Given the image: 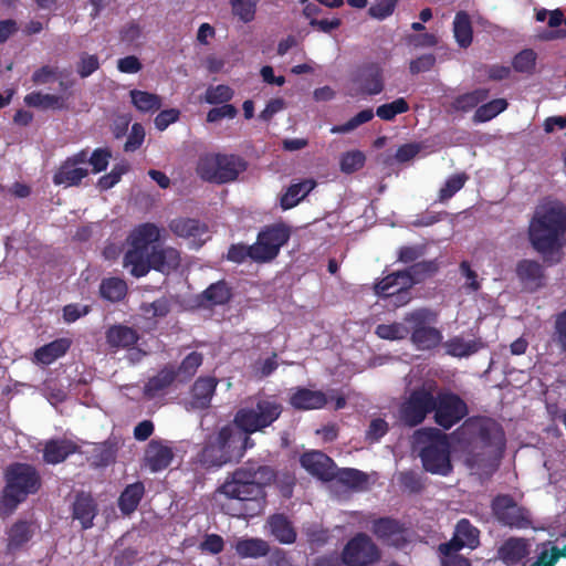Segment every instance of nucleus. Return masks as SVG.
Listing matches in <instances>:
<instances>
[{
	"label": "nucleus",
	"mask_w": 566,
	"mask_h": 566,
	"mask_svg": "<svg viewBox=\"0 0 566 566\" xmlns=\"http://www.w3.org/2000/svg\"><path fill=\"white\" fill-rule=\"evenodd\" d=\"M515 274L524 291L534 293L545 286L546 275L544 266L531 259H523L516 263Z\"/></svg>",
	"instance_id": "20"
},
{
	"label": "nucleus",
	"mask_w": 566,
	"mask_h": 566,
	"mask_svg": "<svg viewBox=\"0 0 566 566\" xmlns=\"http://www.w3.org/2000/svg\"><path fill=\"white\" fill-rule=\"evenodd\" d=\"M380 558L378 545L363 532L355 534L342 551V563L345 566H371Z\"/></svg>",
	"instance_id": "11"
},
{
	"label": "nucleus",
	"mask_w": 566,
	"mask_h": 566,
	"mask_svg": "<svg viewBox=\"0 0 566 566\" xmlns=\"http://www.w3.org/2000/svg\"><path fill=\"white\" fill-rule=\"evenodd\" d=\"M105 338L111 349L119 350L133 348L138 343L140 336L137 329L130 326L115 324L107 328Z\"/></svg>",
	"instance_id": "26"
},
{
	"label": "nucleus",
	"mask_w": 566,
	"mask_h": 566,
	"mask_svg": "<svg viewBox=\"0 0 566 566\" xmlns=\"http://www.w3.org/2000/svg\"><path fill=\"white\" fill-rule=\"evenodd\" d=\"M405 276H407V273L402 270L389 273L374 284L375 294L380 298H388L394 295L397 287L403 284Z\"/></svg>",
	"instance_id": "47"
},
{
	"label": "nucleus",
	"mask_w": 566,
	"mask_h": 566,
	"mask_svg": "<svg viewBox=\"0 0 566 566\" xmlns=\"http://www.w3.org/2000/svg\"><path fill=\"white\" fill-rule=\"evenodd\" d=\"M24 103L30 107H36L42 109L67 108L66 99L63 96L54 94H42L41 92H32L25 95Z\"/></svg>",
	"instance_id": "43"
},
{
	"label": "nucleus",
	"mask_w": 566,
	"mask_h": 566,
	"mask_svg": "<svg viewBox=\"0 0 566 566\" xmlns=\"http://www.w3.org/2000/svg\"><path fill=\"white\" fill-rule=\"evenodd\" d=\"M99 69V60L96 54L82 53L76 64V72L82 78L91 76Z\"/></svg>",
	"instance_id": "60"
},
{
	"label": "nucleus",
	"mask_w": 566,
	"mask_h": 566,
	"mask_svg": "<svg viewBox=\"0 0 566 566\" xmlns=\"http://www.w3.org/2000/svg\"><path fill=\"white\" fill-rule=\"evenodd\" d=\"M536 53L532 49H525L518 52L513 61L512 66L516 72L531 74L535 70Z\"/></svg>",
	"instance_id": "55"
},
{
	"label": "nucleus",
	"mask_w": 566,
	"mask_h": 566,
	"mask_svg": "<svg viewBox=\"0 0 566 566\" xmlns=\"http://www.w3.org/2000/svg\"><path fill=\"white\" fill-rule=\"evenodd\" d=\"M247 258H250L252 261L255 262L254 252L252 251V245H245L243 243H237L231 244L228 253L227 259L234 263H242Z\"/></svg>",
	"instance_id": "62"
},
{
	"label": "nucleus",
	"mask_w": 566,
	"mask_h": 566,
	"mask_svg": "<svg viewBox=\"0 0 566 566\" xmlns=\"http://www.w3.org/2000/svg\"><path fill=\"white\" fill-rule=\"evenodd\" d=\"M401 486L410 493H420L426 488V479L415 471H405L399 478Z\"/></svg>",
	"instance_id": "58"
},
{
	"label": "nucleus",
	"mask_w": 566,
	"mask_h": 566,
	"mask_svg": "<svg viewBox=\"0 0 566 566\" xmlns=\"http://www.w3.org/2000/svg\"><path fill=\"white\" fill-rule=\"evenodd\" d=\"M375 334L382 339L400 340L409 336V325L405 323L379 324L376 326Z\"/></svg>",
	"instance_id": "51"
},
{
	"label": "nucleus",
	"mask_w": 566,
	"mask_h": 566,
	"mask_svg": "<svg viewBox=\"0 0 566 566\" xmlns=\"http://www.w3.org/2000/svg\"><path fill=\"white\" fill-rule=\"evenodd\" d=\"M410 109L408 102L403 97H398L391 103H386L377 107L376 115L382 119L390 122L399 114L407 113ZM375 116L373 108H366L358 112L355 116L340 125H334L331 128L332 134H347L355 130L363 124L370 122Z\"/></svg>",
	"instance_id": "13"
},
{
	"label": "nucleus",
	"mask_w": 566,
	"mask_h": 566,
	"mask_svg": "<svg viewBox=\"0 0 566 566\" xmlns=\"http://www.w3.org/2000/svg\"><path fill=\"white\" fill-rule=\"evenodd\" d=\"M495 520L510 528L524 530L532 526L530 511L520 506L510 494H499L491 503Z\"/></svg>",
	"instance_id": "14"
},
{
	"label": "nucleus",
	"mask_w": 566,
	"mask_h": 566,
	"mask_svg": "<svg viewBox=\"0 0 566 566\" xmlns=\"http://www.w3.org/2000/svg\"><path fill=\"white\" fill-rule=\"evenodd\" d=\"M218 384L219 380L212 376L197 378L190 390L191 406L196 409L209 408Z\"/></svg>",
	"instance_id": "28"
},
{
	"label": "nucleus",
	"mask_w": 566,
	"mask_h": 566,
	"mask_svg": "<svg viewBox=\"0 0 566 566\" xmlns=\"http://www.w3.org/2000/svg\"><path fill=\"white\" fill-rule=\"evenodd\" d=\"M129 96L133 105L143 113H155L163 105L159 95L146 91L132 90Z\"/></svg>",
	"instance_id": "46"
},
{
	"label": "nucleus",
	"mask_w": 566,
	"mask_h": 566,
	"mask_svg": "<svg viewBox=\"0 0 566 566\" xmlns=\"http://www.w3.org/2000/svg\"><path fill=\"white\" fill-rule=\"evenodd\" d=\"M328 398L322 390H312L305 387H295L289 398V403L295 410H315L324 408Z\"/></svg>",
	"instance_id": "24"
},
{
	"label": "nucleus",
	"mask_w": 566,
	"mask_h": 566,
	"mask_svg": "<svg viewBox=\"0 0 566 566\" xmlns=\"http://www.w3.org/2000/svg\"><path fill=\"white\" fill-rule=\"evenodd\" d=\"M170 230L178 237L200 239L207 231L208 228L205 223L198 219L192 218H178L174 219L169 223Z\"/></svg>",
	"instance_id": "38"
},
{
	"label": "nucleus",
	"mask_w": 566,
	"mask_h": 566,
	"mask_svg": "<svg viewBox=\"0 0 566 566\" xmlns=\"http://www.w3.org/2000/svg\"><path fill=\"white\" fill-rule=\"evenodd\" d=\"M101 296L109 302L123 300L127 293V284L119 277H107L99 285Z\"/></svg>",
	"instance_id": "48"
},
{
	"label": "nucleus",
	"mask_w": 566,
	"mask_h": 566,
	"mask_svg": "<svg viewBox=\"0 0 566 566\" xmlns=\"http://www.w3.org/2000/svg\"><path fill=\"white\" fill-rule=\"evenodd\" d=\"M220 493L229 499L238 500L241 504L240 515L254 516L265 504V491L256 482L250 480L243 469H237L231 480L220 486Z\"/></svg>",
	"instance_id": "5"
},
{
	"label": "nucleus",
	"mask_w": 566,
	"mask_h": 566,
	"mask_svg": "<svg viewBox=\"0 0 566 566\" xmlns=\"http://www.w3.org/2000/svg\"><path fill=\"white\" fill-rule=\"evenodd\" d=\"M422 434L426 437V441L420 449L419 458L424 471L440 476L450 475L453 471V464L447 434L433 428L428 429Z\"/></svg>",
	"instance_id": "7"
},
{
	"label": "nucleus",
	"mask_w": 566,
	"mask_h": 566,
	"mask_svg": "<svg viewBox=\"0 0 566 566\" xmlns=\"http://www.w3.org/2000/svg\"><path fill=\"white\" fill-rule=\"evenodd\" d=\"M159 229L154 223L138 226L128 237L130 247L148 251L149 244L158 241Z\"/></svg>",
	"instance_id": "40"
},
{
	"label": "nucleus",
	"mask_w": 566,
	"mask_h": 566,
	"mask_svg": "<svg viewBox=\"0 0 566 566\" xmlns=\"http://www.w3.org/2000/svg\"><path fill=\"white\" fill-rule=\"evenodd\" d=\"M230 6L234 17L243 23L254 20L256 12V1L254 0H230Z\"/></svg>",
	"instance_id": "54"
},
{
	"label": "nucleus",
	"mask_w": 566,
	"mask_h": 566,
	"mask_svg": "<svg viewBox=\"0 0 566 566\" xmlns=\"http://www.w3.org/2000/svg\"><path fill=\"white\" fill-rule=\"evenodd\" d=\"M32 524L27 521H17L8 531L7 552L15 554L21 551L32 538Z\"/></svg>",
	"instance_id": "35"
},
{
	"label": "nucleus",
	"mask_w": 566,
	"mask_h": 566,
	"mask_svg": "<svg viewBox=\"0 0 566 566\" xmlns=\"http://www.w3.org/2000/svg\"><path fill=\"white\" fill-rule=\"evenodd\" d=\"M336 478L352 488H359L367 482V475L357 469H344L336 473Z\"/></svg>",
	"instance_id": "63"
},
{
	"label": "nucleus",
	"mask_w": 566,
	"mask_h": 566,
	"mask_svg": "<svg viewBox=\"0 0 566 566\" xmlns=\"http://www.w3.org/2000/svg\"><path fill=\"white\" fill-rule=\"evenodd\" d=\"M397 3L398 0H378L369 7L368 13L375 19L384 20L394 13Z\"/></svg>",
	"instance_id": "61"
},
{
	"label": "nucleus",
	"mask_w": 566,
	"mask_h": 566,
	"mask_svg": "<svg viewBox=\"0 0 566 566\" xmlns=\"http://www.w3.org/2000/svg\"><path fill=\"white\" fill-rule=\"evenodd\" d=\"M124 265L132 266L130 273L135 277L145 276L153 269L150 253L132 247L124 255Z\"/></svg>",
	"instance_id": "37"
},
{
	"label": "nucleus",
	"mask_w": 566,
	"mask_h": 566,
	"mask_svg": "<svg viewBox=\"0 0 566 566\" xmlns=\"http://www.w3.org/2000/svg\"><path fill=\"white\" fill-rule=\"evenodd\" d=\"M234 95L233 90L224 84L210 85L205 93L203 99L210 105L229 104Z\"/></svg>",
	"instance_id": "53"
},
{
	"label": "nucleus",
	"mask_w": 566,
	"mask_h": 566,
	"mask_svg": "<svg viewBox=\"0 0 566 566\" xmlns=\"http://www.w3.org/2000/svg\"><path fill=\"white\" fill-rule=\"evenodd\" d=\"M266 524L271 535L281 544H293L297 534L293 523L283 513H275L268 517Z\"/></svg>",
	"instance_id": "31"
},
{
	"label": "nucleus",
	"mask_w": 566,
	"mask_h": 566,
	"mask_svg": "<svg viewBox=\"0 0 566 566\" xmlns=\"http://www.w3.org/2000/svg\"><path fill=\"white\" fill-rule=\"evenodd\" d=\"M203 363V355L199 352L189 353L180 363L178 367H176V371H178V381L187 382L189 381L197 373L198 368Z\"/></svg>",
	"instance_id": "49"
},
{
	"label": "nucleus",
	"mask_w": 566,
	"mask_h": 566,
	"mask_svg": "<svg viewBox=\"0 0 566 566\" xmlns=\"http://www.w3.org/2000/svg\"><path fill=\"white\" fill-rule=\"evenodd\" d=\"M2 504L10 512L24 502L29 495L35 494L42 486V478L35 467L29 463L14 462L4 471Z\"/></svg>",
	"instance_id": "3"
},
{
	"label": "nucleus",
	"mask_w": 566,
	"mask_h": 566,
	"mask_svg": "<svg viewBox=\"0 0 566 566\" xmlns=\"http://www.w3.org/2000/svg\"><path fill=\"white\" fill-rule=\"evenodd\" d=\"M289 239L290 230L285 226L273 224L265 227L259 232L256 242L252 244L255 262L265 263L274 260Z\"/></svg>",
	"instance_id": "15"
},
{
	"label": "nucleus",
	"mask_w": 566,
	"mask_h": 566,
	"mask_svg": "<svg viewBox=\"0 0 566 566\" xmlns=\"http://www.w3.org/2000/svg\"><path fill=\"white\" fill-rule=\"evenodd\" d=\"M145 140V128L140 123H134L132 125L130 133L124 145L125 151H135L143 145Z\"/></svg>",
	"instance_id": "64"
},
{
	"label": "nucleus",
	"mask_w": 566,
	"mask_h": 566,
	"mask_svg": "<svg viewBox=\"0 0 566 566\" xmlns=\"http://www.w3.org/2000/svg\"><path fill=\"white\" fill-rule=\"evenodd\" d=\"M178 378V371L174 364H166L156 375L150 377L144 385L143 394L148 399H154L166 391Z\"/></svg>",
	"instance_id": "25"
},
{
	"label": "nucleus",
	"mask_w": 566,
	"mask_h": 566,
	"mask_svg": "<svg viewBox=\"0 0 566 566\" xmlns=\"http://www.w3.org/2000/svg\"><path fill=\"white\" fill-rule=\"evenodd\" d=\"M180 253L175 248H156L154 247L150 252V263L153 269L163 273L169 274L180 266Z\"/></svg>",
	"instance_id": "29"
},
{
	"label": "nucleus",
	"mask_w": 566,
	"mask_h": 566,
	"mask_svg": "<svg viewBox=\"0 0 566 566\" xmlns=\"http://www.w3.org/2000/svg\"><path fill=\"white\" fill-rule=\"evenodd\" d=\"M316 186L317 182L313 178L291 184L280 198V207L284 211L296 207Z\"/></svg>",
	"instance_id": "30"
},
{
	"label": "nucleus",
	"mask_w": 566,
	"mask_h": 566,
	"mask_svg": "<svg viewBox=\"0 0 566 566\" xmlns=\"http://www.w3.org/2000/svg\"><path fill=\"white\" fill-rule=\"evenodd\" d=\"M145 495V485L137 481L128 484L118 496L117 505L124 516H130L139 506Z\"/></svg>",
	"instance_id": "32"
},
{
	"label": "nucleus",
	"mask_w": 566,
	"mask_h": 566,
	"mask_svg": "<svg viewBox=\"0 0 566 566\" xmlns=\"http://www.w3.org/2000/svg\"><path fill=\"white\" fill-rule=\"evenodd\" d=\"M250 480L256 482L259 486L263 488L271 484L276 476L274 469L269 465H259L258 468H242Z\"/></svg>",
	"instance_id": "56"
},
{
	"label": "nucleus",
	"mask_w": 566,
	"mask_h": 566,
	"mask_svg": "<svg viewBox=\"0 0 566 566\" xmlns=\"http://www.w3.org/2000/svg\"><path fill=\"white\" fill-rule=\"evenodd\" d=\"M283 405L275 396L259 395L238 409L233 423L243 433L264 432L282 415Z\"/></svg>",
	"instance_id": "4"
},
{
	"label": "nucleus",
	"mask_w": 566,
	"mask_h": 566,
	"mask_svg": "<svg viewBox=\"0 0 566 566\" xmlns=\"http://www.w3.org/2000/svg\"><path fill=\"white\" fill-rule=\"evenodd\" d=\"M453 437L465 452L464 463L471 470L485 468L505 446L502 428L489 419L469 418L453 432Z\"/></svg>",
	"instance_id": "2"
},
{
	"label": "nucleus",
	"mask_w": 566,
	"mask_h": 566,
	"mask_svg": "<svg viewBox=\"0 0 566 566\" xmlns=\"http://www.w3.org/2000/svg\"><path fill=\"white\" fill-rule=\"evenodd\" d=\"M480 544V531L467 518H461L457 525L453 537L440 544L439 551L442 555L454 554L464 547L476 548Z\"/></svg>",
	"instance_id": "19"
},
{
	"label": "nucleus",
	"mask_w": 566,
	"mask_h": 566,
	"mask_svg": "<svg viewBox=\"0 0 566 566\" xmlns=\"http://www.w3.org/2000/svg\"><path fill=\"white\" fill-rule=\"evenodd\" d=\"M87 174L86 168L76 167L63 161L53 176V182L55 185L77 186Z\"/></svg>",
	"instance_id": "44"
},
{
	"label": "nucleus",
	"mask_w": 566,
	"mask_h": 566,
	"mask_svg": "<svg viewBox=\"0 0 566 566\" xmlns=\"http://www.w3.org/2000/svg\"><path fill=\"white\" fill-rule=\"evenodd\" d=\"M434 407V395L424 387H419L411 390L400 405L399 418L403 424L410 428L417 427L424 421Z\"/></svg>",
	"instance_id": "12"
},
{
	"label": "nucleus",
	"mask_w": 566,
	"mask_h": 566,
	"mask_svg": "<svg viewBox=\"0 0 566 566\" xmlns=\"http://www.w3.org/2000/svg\"><path fill=\"white\" fill-rule=\"evenodd\" d=\"M80 451V447L69 439H50L43 448V461L48 464L64 462L70 455Z\"/></svg>",
	"instance_id": "27"
},
{
	"label": "nucleus",
	"mask_w": 566,
	"mask_h": 566,
	"mask_svg": "<svg viewBox=\"0 0 566 566\" xmlns=\"http://www.w3.org/2000/svg\"><path fill=\"white\" fill-rule=\"evenodd\" d=\"M366 157L360 150H352L342 155L340 170L345 174H353L364 167Z\"/></svg>",
	"instance_id": "57"
},
{
	"label": "nucleus",
	"mask_w": 566,
	"mask_h": 566,
	"mask_svg": "<svg viewBox=\"0 0 566 566\" xmlns=\"http://www.w3.org/2000/svg\"><path fill=\"white\" fill-rule=\"evenodd\" d=\"M277 367V354L272 353V355L265 359L255 360L252 365V373L256 378L262 379L269 377Z\"/></svg>",
	"instance_id": "59"
},
{
	"label": "nucleus",
	"mask_w": 566,
	"mask_h": 566,
	"mask_svg": "<svg viewBox=\"0 0 566 566\" xmlns=\"http://www.w3.org/2000/svg\"><path fill=\"white\" fill-rule=\"evenodd\" d=\"M453 33L460 48L467 49L471 45L473 40V30L468 12H457L453 20Z\"/></svg>",
	"instance_id": "42"
},
{
	"label": "nucleus",
	"mask_w": 566,
	"mask_h": 566,
	"mask_svg": "<svg viewBox=\"0 0 566 566\" xmlns=\"http://www.w3.org/2000/svg\"><path fill=\"white\" fill-rule=\"evenodd\" d=\"M531 546L528 538L511 536L499 546L496 557L489 559L485 566H493L496 560L503 562L505 566H521L530 560Z\"/></svg>",
	"instance_id": "17"
},
{
	"label": "nucleus",
	"mask_w": 566,
	"mask_h": 566,
	"mask_svg": "<svg viewBox=\"0 0 566 566\" xmlns=\"http://www.w3.org/2000/svg\"><path fill=\"white\" fill-rule=\"evenodd\" d=\"M440 264L434 260H424L416 262L409 268L402 270L407 273L403 284L406 286H415L424 282L427 279L432 277L439 271Z\"/></svg>",
	"instance_id": "34"
},
{
	"label": "nucleus",
	"mask_w": 566,
	"mask_h": 566,
	"mask_svg": "<svg viewBox=\"0 0 566 566\" xmlns=\"http://www.w3.org/2000/svg\"><path fill=\"white\" fill-rule=\"evenodd\" d=\"M232 298V289L224 280L210 284L200 294V304L206 307L226 305Z\"/></svg>",
	"instance_id": "36"
},
{
	"label": "nucleus",
	"mask_w": 566,
	"mask_h": 566,
	"mask_svg": "<svg viewBox=\"0 0 566 566\" xmlns=\"http://www.w3.org/2000/svg\"><path fill=\"white\" fill-rule=\"evenodd\" d=\"M73 520H77L83 530L92 528L98 514V506L90 492L78 491L71 506Z\"/></svg>",
	"instance_id": "23"
},
{
	"label": "nucleus",
	"mask_w": 566,
	"mask_h": 566,
	"mask_svg": "<svg viewBox=\"0 0 566 566\" xmlns=\"http://www.w3.org/2000/svg\"><path fill=\"white\" fill-rule=\"evenodd\" d=\"M437 321V314L429 308H418L407 313L403 322L409 325L410 340L419 350H430L440 345L442 333L431 326Z\"/></svg>",
	"instance_id": "9"
},
{
	"label": "nucleus",
	"mask_w": 566,
	"mask_h": 566,
	"mask_svg": "<svg viewBox=\"0 0 566 566\" xmlns=\"http://www.w3.org/2000/svg\"><path fill=\"white\" fill-rule=\"evenodd\" d=\"M447 354L452 357H469L478 353L483 347L481 339L465 340L460 336H454L444 343Z\"/></svg>",
	"instance_id": "39"
},
{
	"label": "nucleus",
	"mask_w": 566,
	"mask_h": 566,
	"mask_svg": "<svg viewBox=\"0 0 566 566\" xmlns=\"http://www.w3.org/2000/svg\"><path fill=\"white\" fill-rule=\"evenodd\" d=\"M368 528L384 546L403 549L411 541L407 524L391 516L371 517Z\"/></svg>",
	"instance_id": "10"
},
{
	"label": "nucleus",
	"mask_w": 566,
	"mask_h": 566,
	"mask_svg": "<svg viewBox=\"0 0 566 566\" xmlns=\"http://www.w3.org/2000/svg\"><path fill=\"white\" fill-rule=\"evenodd\" d=\"M509 106V103L505 98H495L488 103H484L480 105L474 115L473 120L475 123H485L494 117H496L499 114L504 112Z\"/></svg>",
	"instance_id": "50"
},
{
	"label": "nucleus",
	"mask_w": 566,
	"mask_h": 566,
	"mask_svg": "<svg viewBox=\"0 0 566 566\" xmlns=\"http://www.w3.org/2000/svg\"><path fill=\"white\" fill-rule=\"evenodd\" d=\"M234 548L241 558H260L270 552L269 543L262 538L239 539Z\"/></svg>",
	"instance_id": "41"
},
{
	"label": "nucleus",
	"mask_w": 566,
	"mask_h": 566,
	"mask_svg": "<svg viewBox=\"0 0 566 566\" xmlns=\"http://www.w3.org/2000/svg\"><path fill=\"white\" fill-rule=\"evenodd\" d=\"M72 345L69 338H57L45 344L34 352V360L42 365H51L56 359L64 356Z\"/></svg>",
	"instance_id": "33"
},
{
	"label": "nucleus",
	"mask_w": 566,
	"mask_h": 566,
	"mask_svg": "<svg viewBox=\"0 0 566 566\" xmlns=\"http://www.w3.org/2000/svg\"><path fill=\"white\" fill-rule=\"evenodd\" d=\"M234 443V428L230 424L223 426L217 433L207 437L202 449L197 454V463L206 470H216L235 461Z\"/></svg>",
	"instance_id": "8"
},
{
	"label": "nucleus",
	"mask_w": 566,
	"mask_h": 566,
	"mask_svg": "<svg viewBox=\"0 0 566 566\" xmlns=\"http://www.w3.org/2000/svg\"><path fill=\"white\" fill-rule=\"evenodd\" d=\"M468 180L469 176L465 172H459L450 176L446 180L443 187L439 190L438 200L440 202L448 201L464 187Z\"/></svg>",
	"instance_id": "52"
},
{
	"label": "nucleus",
	"mask_w": 566,
	"mask_h": 566,
	"mask_svg": "<svg viewBox=\"0 0 566 566\" xmlns=\"http://www.w3.org/2000/svg\"><path fill=\"white\" fill-rule=\"evenodd\" d=\"M434 421L444 430L460 422L469 412L465 401L450 391H441L434 396Z\"/></svg>",
	"instance_id": "16"
},
{
	"label": "nucleus",
	"mask_w": 566,
	"mask_h": 566,
	"mask_svg": "<svg viewBox=\"0 0 566 566\" xmlns=\"http://www.w3.org/2000/svg\"><path fill=\"white\" fill-rule=\"evenodd\" d=\"M490 91L488 88H476L471 92L457 96L451 107L458 112H469L478 107L489 97Z\"/></svg>",
	"instance_id": "45"
},
{
	"label": "nucleus",
	"mask_w": 566,
	"mask_h": 566,
	"mask_svg": "<svg viewBox=\"0 0 566 566\" xmlns=\"http://www.w3.org/2000/svg\"><path fill=\"white\" fill-rule=\"evenodd\" d=\"M528 240L548 265L562 261L566 244V206L562 201L549 200L536 207L528 226Z\"/></svg>",
	"instance_id": "1"
},
{
	"label": "nucleus",
	"mask_w": 566,
	"mask_h": 566,
	"mask_svg": "<svg viewBox=\"0 0 566 566\" xmlns=\"http://www.w3.org/2000/svg\"><path fill=\"white\" fill-rule=\"evenodd\" d=\"M247 169V161L238 155L206 154L200 156L196 172L203 181L223 185L234 181Z\"/></svg>",
	"instance_id": "6"
},
{
	"label": "nucleus",
	"mask_w": 566,
	"mask_h": 566,
	"mask_svg": "<svg viewBox=\"0 0 566 566\" xmlns=\"http://www.w3.org/2000/svg\"><path fill=\"white\" fill-rule=\"evenodd\" d=\"M175 453L168 441L153 439L145 450V464L154 473L166 470L172 462Z\"/></svg>",
	"instance_id": "22"
},
{
	"label": "nucleus",
	"mask_w": 566,
	"mask_h": 566,
	"mask_svg": "<svg viewBox=\"0 0 566 566\" xmlns=\"http://www.w3.org/2000/svg\"><path fill=\"white\" fill-rule=\"evenodd\" d=\"M301 465L312 475L322 481H332L336 478L334 461L322 451H308L301 455Z\"/></svg>",
	"instance_id": "21"
},
{
	"label": "nucleus",
	"mask_w": 566,
	"mask_h": 566,
	"mask_svg": "<svg viewBox=\"0 0 566 566\" xmlns=\"http://www.w3.org/2000/svg\"><path fill=\"white\" fill-rule=\"evenodd\" d=\"M352 96H371L384 91L382 70L375 63L363 65L352 78Z\"/></svg>",
	"instance_id": "18"
}]
</instances>
